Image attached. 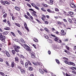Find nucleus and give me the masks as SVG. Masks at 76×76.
I'll use <instances>...</instances> for the list:
<instances>
[{"label": "nucleus", "mask_w": 76, "mask_h": 76, "mask_svg": "<svg viewBox=\"0 0 76 76\" xmlns=\"http://www.w3.org/2000/svg\"><path fill=\"white\" fill-rule=\"evenodd\" d=\"M63 59L64 60H65L64 61V62L66 64H68L69 65H72V66H75V64L74 63H73L72 62H68L67 61L68 60V59L67 58H66L65 57L63 58Z\"/></svg>", "instance_id": "obj_1"}, {"label": "nucleus", "mask_w": 76, "mask_h": 76, "mask_svg": "<svg viewBox=\"0 0 76 76\" xmlns=\"http://www.w3.org/2000/svg\"><path fill=\"white\" fill-rule=\"evenodd\" d=\"M5 39H6V37L5 36L3 35L1 38H0V39L2 41V44H4L5 43Z\"/></svg>", "instance_id": "obj_2"}, {"label": "nucleus", "mask_w": 76, "mask_h": 76, "mask_svg": "<svg viewBox=\"0 0 76 76\" xmlns=\"http://www.w3.org/2000/svg\"><path fill=\"white\" fill-rule=\"evenodd\" d=\"M4 53L6 54L8 57H10V55L9 54V51L7 50H5L4 51Z\"/></svg>", "instance_id": "obj_3"}, {"label": "nucleus", "mask_w": 76, "mask_h": 76, "mask_svg": "<svg viewBox=\"0 0 76 76\" xmlns=\"http://www.w3.org/2000/svg\"><path fill=\"white\" fill-rule=\"evenodd\" d=\"M19 44L22 46V47H23V48H25V49H26L27 48H28L29 46H28V45L26 44H24L23 45L20 42L19 43Z\"/></svg>", "instance_id": "obj_4"}, {"label": "nucleus", "mask_w": 76, "mask_h": 76, "mask_svg": "<svg viewBox=\"0 0 76 76\" xmlns=\"http://www.w3.org/2000/svg\"><path fill=\"white\" fill-rule=\"evenodd\" d=\"M70 4L71 7H72V8H75L76 7V6L73 3L71 2L70 3Z\"/></svg>", "instance_id": "obj_5"}, {"label": "nucleus", "mask_w": 76, "mask_h": 76, "mask_svg": "<svg viewBox=\"0 0 76 76\" xmlns=\"http://www.w3.org/2000/svg\"><path fill=\"white\" fill-rule=\"evenodd\" d=\"M61 32L62 33H61V34L62 36H65V35L66 34V33L64 32V31L63 30H62Z\"/></svg>", "instance_id": "obj_6"}, {"label": "nucleus", "mask_w": 76, "mask_h": 76, "mask_svg": "<svg viewBox=\"0 0 76 76\" xmlns=\"http://www.w3.org/2000/svg\"><path fill=\"white\" fill-rule=\"evenodd\" d=\"M35 13H37V12H35L34 11V12H32V16H35L36 17H37V16H38L37 15V14H36Z\"/></svg>", "instance_id": "obj_7"}, {"label": "nucleus", "mask_w": 76, "mask_h": 76, "mask_svg": "<svg viewBox=\"0 0 76 76\" xmlns=\"http://www.w3.org/2000/svg\"><path fill=\"white\" fill-rule=\"evenodd\" d=\"M4 29V30H7V31H9V30L10 29V27H5Z\"/></svg>", "instance_id": "obj_8"}, {"label": "nucleus", "mask_w": 76, "mask_h": 76, "mask_svg": "<svg viewBox=\"0 0 76 76\" xmlns=\"http://www.w3.org/2000/svg\"><path fill=\"white\" fill-rule=\"evenodd\" d=\"M20 70L22 74H24L25 73V70L23 69H22V68Z\"/></svg>", "instance_id": "obj_9"}, {"label": "nucleus", "mask_w": 76, "mask_h": 76, "mask_svg": "<svg viewBox=\"0 0 76 76\" xmlns=\"http://www.w3.org/2000/svg\"><path fill=\"white\" fill-rule=\"evenodd\" d=\"M20 42H21L22 44H25V42L21 38L20 39Z\"/></svg>", "instance_id": "obj_10"}, {"label": "nucleus", "mask_w": 76, "mask_h": 76, "mask_svg": "<svg viewBox=\"0 0 76 76\" xmlns=\"http://www.w3.org/2000/svg\"><path fill=\"white\" fill-rule=\"evenodd\" d=\"M54 2L53 0H50V2H49V4H50V5H52V4H53V2Z\"/></svg>", "instance_id": "obj_11"}, {"label": "nucleus", "mask_w": 76, "mask_h": 76, "mask_svg": "<svg viewBox=\"0 0 76 76\" xmlns=\"http://www.w3.org/2000/svg\"><path fill=\"white\" fill-rule=\"evenodd\" d=\"M15 61L16 63H18L19 62V58L18 57L15 58Z\"/></svg>", "instance_id": "obj_12"}, {"label": "nucleus", "mask_w": 76, "mask_h": 76, "mask_svg": "<svg viewBox=\"0 0 76 76\" xmlns=\"http://www.w3.org/2000/svg\"><path fill=\"white\" fill-rule=\"evenodd\" d=\"M15 9L17 10V11H20V8L18 7H15Z\"/></svg>", "instance_id": "obj_13"}, {"label": "nucleus", "mask_w": 76, "mask_h": 76, "mask_svg": "<svg viewBox=\"0 0 76 76\" xmlns=\"http://www.w3.org/2000/svg\"><path fill=\"white\" fill-rule=\"evenodd\" d=\"M17 68H18V69L20 70H21V69H22V66H19V65H17Z\"/></svg>", "instance_id": "obj_14"}, {"label": "nucleus", "mask_w": 76, "mask_h": 76, "mask_svg": "<svg viewBox=\"0 0 76 76\" xmlns=\"http://www.w3.org/2000/svg\"><path fill=\"white\" fill-rule=\"evenodd\" d=\"M28 66L29 65L28 64V62H26L25 63V67H26V68H27V67H28Z\"/></svg>", "instance_id": "obj_15"}, {"label": "nucleus", "mask_w": 76, "mask_h": 76, "mask_svg": "<svg viewBox=\"0 0 76 76\" xmlns=\"http://www.w3.org/2000/svg\"><path fill=\"white\" fill-rule=\"evenodd\" d=\"M64 3V2L62 0H59V4H60V5L62 4L63 3Z\"/></svg>", "instance_id": "obj_16"}, {"label": "nucleus", "mask_w": 76, "mask_h": 76, "mask_svg": "<svg viewBox=\"0 0 76 76\" xmlns=\"http://www.w3.org/2000/svg\"><path fill=\"white\" fill-rule=\"evenodd\" d=\"M58 39H59L57 37H55L54 39V40L56 42H58Z\"/></svg>", "instance_id": "obj_17"}, {"label": "nucleus", "mask_w": 76, "mask_h": 76, "mask_svg": "<svg viewBox=\"0 0 76 76\" xmlns=\"http://www.w3.org/2000/svg\"><path fill=\"white\" fill-rule=\"evenodd\" d=\"M8 33H9V32L8 31H4L3 33V35H7L8 34Z\"/></svg>", "instance_id": "obj_18"}, {"label": "nucleus", "mask_w": 76, "mask_h": 76, "mask_svg": "<svg viewBox=\"0 0 76 76\" xmlns=\"http://www.w3.org/2000/svg\"><path fill=\"white\" fill-rule=\"evenodd\" d=\"M26 50L28 51H31V49H30V47H29V46L26 49Z\"/></svg>", "instance_id": "obj_19"}, {"label": "nucleus", "mask_w": 76, "mask_h": 76, "mask_svg": "<svg viewBox=\"0 0 76 76\" xmlns=\"http://www.w3.org/2000/svg\"><path fill=\"white\" fill-rule=\"evenodd\" d=\"M15 25L16 26H18V27H20V24H19V23H15Z\"/></svg>", "instance_id": "obj_20"}, {"label": "nucleus", "mask_w": 76, "mask_h": 76, "mask_svg": "<svg viewBox=\"0 0 76 76\" xmlns=\"http://www.w3.org/2000/svg\"><path fill=\"white\" fill-rule=\"evenodd\" d=\"M0 2H1V4H2L3 5H4V6H5V5H6L5 3H4V1H0Z\"/></svg>", "instance_id": "obj_21"}, {"label": "nucleus", "mask_w": 76, "mask_h": 76, "mask_svg": "<svg viewBox=\"0 0 76 76\" xmlns=\"http://www.w3.org/2000/svg\"><path fill=\"white\" fill-rule=\"evenodd\" d=\"M7 23L10 26H12V25H11V24L10 23V21H9V20L7 21Z\"/></svg>", "instance_id": "obj_22"}, {"label": "nucleus", "mask_w": 76, "mask_h": 76, "mask_svg": "<svg viewBox=\"0 0 76 76\" xmlns=\"http://www.w3.org/2000/svg\"><path fill=\"white\" fill-rule=\"evenodd\" d=\"M39 72H40V73H41L42 74H44V72L41 69H39Z\"/></svg>", "instance_id": "obj_23"}, {"label": "nucleus", "mask_w": 76, "mask_h": 76, "mask_svg": "<svg viewBox=\"0 0 76 76\" xmlns=\"http://www.w3.org/2000/svg\"><path fill=\"white\" fill-rule=\"evenodd\" d=\"M11 66L12 68L14 67L15 66V63H14V62H12L11 64Z\"/></svg>", "instance_id": "obj_24"}, {"label": "nucleus", "mask_w": 76, "mask_h": 76, "mask_svg": "<svg viewBox=\"0 0 76 76\" xmlns=\"http://www.w3.org/2000/svg\"><path fill=\"white\" fill-rule=\"evenodd\" d=\"M41 10H42V11H43V12H47V10L43 8H41Z\"/></svg>", "instance_id": "obj_25"}, {"label": "nucleus", "mask_w": 76, "mask_h": 76, "mask_svg": "<svg viewBox=\"0 0 76 76\" xmlns=\"http://www.w3.org/2000/svg\"><path fill=\"white\" fill-rule=\"evenodd\" d=\"M31 57H32V58H36V57L35 56V54L31 55Z\"/></svg>", "instance_id": "obj_26"}, {"label": "nucleus", "mask_w": 76, "mask_h": 76, "mask_svg": "<svg viewBox=\"0 0 76 76\" xmlns=\"http://www.w3.org/2000/svg\"><path fill=\"white\" fill-rule=\"evenodd\" d=\"M41 64H40V63L37 62L36 63V64H35V66H37L39 65V66Z\"/></svg>", "instance_id": "obj_27"}, {"label": "nucleus", "mask_w": 76, "mask_h": 76, "mask_svg": "<svg viewBox=\"0 0 76 76\" xmlns=\"http://www.w3.org/2000/svg\"><path fill=\"white\" fill-rule=\"evenodd\" d=\"M20 58H25V56L22 55H20Z\"/></svg>", "instance_id": "obj_28"}, {"label": "nucleus", "mask_w": 76, "mask_h": 76, "mask_svg": "<svg viewBox=\"0 0 76 76\" xmlns=\"http://www.w3.org/2000/svg\"><path fill=\"white\" fill-rule=\"evenodd\" d=\"M14 49L15 50V51H16V52H17V53H18V52H19V50H18V49H17V48H14Z\"/></svg>", "instance_id": "obj_29"}, {"label": "nucleus", "mask_w": 76, "mask_h": 76, "mask_svg": "<svg viewBox=\"0 0 76 76\" xmlns=\"http://www.w3.org/2000/svg\"><path fill=\"white\" fill-rule=\"evenodd\" d=\"M33 41H34V42H38V39H34Z\"/></svg>", "instance_id": "obj_30"}, {"label": "nucleus", "mask_w": 76, "mask_h": 76, "mask_svg": "<svg viewBox=\"0 0 76 76\" xmlns=\"http://www.w3.org/2000/svg\"><path fill=\"white\" fill-rule=\"evenodd\" d=\"M42 5L43 6H44L45 7H48V5H47L44 4V3H42Z\"/></svg>", "instance_id": "obj_31"}, {"label": "nucleus", "mask_w": 76, "mask_h": 76, "mask_svg": "<svg viewBox=\"0 0 76 76\" xmlns=\"http://www.w3.org/2000/svg\"><path fill=\"white\" fill-rule=\"evenodd\" d=\"M3 17L4 18V19H5L7 17V13H5L3 16Z\"/></svg>", "instance_id": "obj_32"}, {"label": "nucleus", "mask_w": 76, "mask_h": 76, "mask_svg": "<svg viewBox=\"0 0 76 76\" xmlns=\"http://www.w3.org/2000/svg\"><path fill=\"white\" fill-rule=\"evenodd\" d=\"M29 69L30 71H32V70H33V68L31 66L29 67Z\"/></svg>", "instance_id": "obj_33"}, {"label": "nucleus", "mask_w": 76, "mask_h": 76, "mask_svg": "<svg viewBox=\"0 0 76 76\" xmlns=\"http://www.w3.org/2000/svg\"><path fill=\"white\" fill-rule=\"evenodd\" d=\"M48 42H49L50 43H52L53 41H52V40H50V39H49L48 40Z\"/></svg>", "instance_id": "obj_34"}, {"label": "nucleus", "mask_w": 76, "mask_h": 76, "mask_svg": "<svg viewBox=\"0 0 76 76\" xmlns=\"http://www.w3.org/2000/svg\"><path fill=\"white\" fill-rule=\"evenodd\" d=\"M68 13L70 14V15H73V12L71 11H69L68 12Z\"/></svg>", "instance_id": "obj_35"}, {"label": "nucleus", "mask_w": 76, "mask_h": 76, "mask_svg": "<svg viewBox=\"0 0 76 76\" xmlns=\"http://www.w3.org/2000/svg\"><path fill=\"white\" fill-rule=\"evenodd\" d=\"M20 63L22 65H24V63H23V61H22V60H20Z\"/></svg>", "instance_id": "obj_36"}, {"label": "nucleus", "mask_w": 76, "mask_h": 76, "mask_svg": "<svg viewBox=\"0 0 76 76\" xmlns=\"http://www.w3.org/2000/svg\"><path fill=\"white\" fill-rule=\"evenodd\" d=\"M44 37H45V38H46V39H48L49 38L48 37V36L46 35H44Z\"/></svg>", "instance_id": "obj_37"}, {"label": "nucleus", "mask_w": 76, "mask_h": 76, "mask_svg": "<svg viewBox=\"0 0 76 76\" xmlns=\"http://www.w3.org/2000/svg\"><path fill=\"white\" fill-rule=\"evenodd\" d=\"M31 6H32L34 7H35L36 6V5L35 4H34V3H31Z\"/></svg>", "instance_id": "obj_38"}, {"label": "nucleus", "mask_w": 76, "mask_h": 76, "mask_svg": "<svg viewBox=\"0 0 76 76\" xmlns=\"http://www.w3.org/2000/svg\"><path fill=\"white\" fill-rule=\"evenodd\" d=\"M43 73H45V72L46 73H48V71H47V70L46 69H43Z\"/></svg>", "instance_id": "obj_39"}, {"label": "nucleus", "mask_w": 76, "mask_h": 76, "mask_svg": "<svg viewBox=\"0 0 76 76\" xmlns=\"http://www.w3.org/2000/svg\"><path fill=\"white\" fill-rule=\"evenodd\" d=\"M65 48H66V50H70V48H69V47H68L67 45L66 46Z\"/></svg>", "instance_id": "obj_40"}, {"label": "nucleus", "mask_w": 76, "mask_h": 76, "mask_svg": "<svg viewBox=\"0 0 76 76\" xmlns=\"http://www.w3.org/2000/svg\"><path fill=\"white\" fill-rule=\"evenodd\" d=\"M4 2L5 4H8L9 5V4H10V3L9 2H8V1H4Z\"/></svg>", "instance_id": "obj_41"}, {"label": "nucleus", "mask_w": 76, "mask_h": 76, "mask_svg": "<svg viewBox=\"0 0 76 76\" xmlns=\"http://www.w3.org/2000/svg\"><path fill=\"white\" fill-rule=\"evenodd\" d=\"M17 31H18V33H19V34H20V35H22V33H21V32H20V31L19 30H18Z\"/></svg>", "instance_id": "obj_42"}, {"label": "nucleus", "mask_w": 76, "mask_h": 76, "mask_svg": "<svg viewBox=\"0 0 76 76\" xmlns=\"http://www.w3.org/2000/svg\"><path fill=\"white\" fill-rule=\"evenodd\" d=\"M11 34H12V35L14 37H16V35H15V33H13V32H11Z\"/></svg>", "instance_id": "obj_43"}, {"label": "nucleus", "mask_w": 76, "mask_h": 76, "mask_svg": "<svg viewBox=\"0 0 76 76\" xmlns=\"http://www.w3.org/2000/svg\"><path fill=\"white\" fill-rule=\"evenodd\" d=\"M55 11L56 12H59L60 11L58 8H56L55 9Z\"/></svg>", "instance_id": "obj_44"}, {"label": "nucleus", "mask_w": 76, "mask_h": 76, "mask_svg": "<svg viewBox=\"0 0 76 76\" xmlns=\"http://www.w3.org/2000/svg\"><path fill=\"white\" fill-rule=\"evenodd\" d=\"M68 21L70 23H72V21L70 18H68Z\"/></svg>", "instance_id": "obj_45"}, {"label": "nucleus", "mask_w": 76, "mask_h": 76, "mask_svg": "<svg viewBox=\"0 0 76 76\" xmlns=\"http://www.w3.org/2000/svg\"><path fill=\"white\" fill-rule=\"evenodd\" d=\"M12 53L13 54H14V55H15V51L14 50H12Z\"/></svg>", "instance_id": "obj_46"}, {"label": "nucleus", "mask_w": 76, "mask_h": 76, "mask_svg": "<svg viewBox=\"0 0 76 76\" xmlns=\"http://www.w3.org/2000/svg\"><path fill=\"white\" fill-rule=\"evenodd\" d=\"M14 41H16V42H19V40L17 39H14Z\"/></svg>", "instance_id": "obj_47"}, {"label": "nucleus", "mask_w": 76, "mask_h": 76, "mask_svg": "<svg viewBox=\"0 0 76 76\" xmlns=\"http://www.w3.org/2000/svg\"><path fill=\"white\" fill-rule=\"evenodd\" d=\"M0 75H2V76H4V73L2 72H0Z\"/></svg>", "instance_id": "obj_48"}, {"label": "nucleus", "mask_w": 76, "mask_h": 76, "mask_svg": "<svg viewBox=\"0 0 76 76\" xmlns=\"http://www.w3.org/2000/svg\"><path fill=\"white\" fill-rule=\"evenodd\" d=\"M12 20H15V19H16V18H15L14 16H13L12 17Z\"/></svg>", "instance_id": "obj_49"}, {"label": "nucleus", "mask_w": 76, "mask_h": 76, "mask_svg": "<svg viewBox=\"0 0 76 76\" xmlns=\"http://www.w3.org/2000/svg\"><path fill=\"white\" fill-rule=\"evenodd\" d=\"M24 26L25 28L26 27H27V24H26V22H25L24 23Z\"/></svg>", "instance_id": "obj_50"}, {"label": "nucleus", "mask_w": 76, "mask_h": 76, "mask_svg": "<svg viewBox=\"0 0 76 76\" xmlns=\"http://www.w3.org/2000/svg\"><path fill=\"white\" fill-rule=\"evenodd\" d=\"M24 16L26 18V19H29V17L27 16V15H25Z\"/></svg>", "instance_id": "obj_51"}, {"label": "nucleus", "mask_w": 76, "mask_h": 76, "mask_svg": "<svg viewBox=\"0 0 76 76\" xmlns=\"http://www.w3.org/2000/svg\"><path fill=\"white\" fill-rule=\"evenodd\" d=\"M34 7H35V9H37V10H39V9L38 7H37L36 6V5Z\"/></svg>", "instance_id": "obj_52"}, {"label": "nucleus", "mask_w": 76, "mask_h": 76, "mask_svg": "<svg viewBox=\"0 0 76 76\" xmlns=\"http://www.w3.org/2000/svg\"><path fill=\"white\" fill-rule=\"evenodd\" d=\"M15 47L16 48H18V49H20V47L18 46H15Z\"/></svg>", "instance_id": "obj_53"}, {"label": "nucleus", "mask_w": 76, "mask_h": 76, "mask_svg": "<svg viewBox=\"0 0 76 76\" xmlns=\"http://www.w3.org/2000/svg\"><path fill=\"white\" fill-rule=\"evenodd\" d=\"M30 54H31V55H34V54H35V53L32 52H30Z\"/></svg>", "instance_id": "obj_54"}, {"label": "nucleus", "mask_w": 76, "mask_h": 76, "mask_svg": "<svg viewBox=\"0 0 76 76\" xmlns=\"http://www.w3.org/2000/svg\"><path fill=\"white\" fill-rule=\"evenodd\" d=\"M36 20H37V22H38L39 23H41V22H40V21L39 20H38V19H36Z\"/></svg>", "instance_id": "obj_55"}, {"label": "nucleus", "mask_w": 76, "mask_h": 76, "mask_svg": "<svg viewBox=\"0 0 76 76\" xmlns=\"http://www.w3.org/2000/svg\"><path fill=\"white\" fill-rule=\"evenodd\" d=\"M56 62L58 64H60V62H59V61L58 60V59L56 60Z\"/></svg>", "instance_id": "obj_56"}, {"label": "nucleus", "mask_w": 76, "mask_h": 76, "mask_svg": "<svg viewBox=\"0 0 76 76\" xmlns=\"http://www.w3.org/2000/svg\"><path fill=\"white\" fill-rule=\"evenodd\" d=\"M3 22H4L5 23H6L7 22V20L6 19H5L4 20H3Z\"/></svg>", "instance_id": "obj_57"}, {"label": "nucleus", "mask_w": 76, "mask_h": 76, "mask_svg": "<svg viewBox=\"0 0 76 76\" xmlns=\"http://www.w3.org/2000/svg\"><path fill=\"white\" fill-rule=\"evenodd\" d=\"M28 64H29V65H30V66H32V64H31V63L30 61H28Z\"/></svg>", "instance_id": "obj_58"}, {"label": "nucleus", "mask_w": 76, "mask_h": 76, "mask_svg": "<svg viewBox=\"0 0 76 76\" xmlns=\"http://www.w3.org/2000/svg\"><path fill=\"white\" fill-rule=\"evenodd\" d=\"M44 22L45 23V24H46L47 25L48 24V22L47 21H44Z\"/></svg>", "instance_id": "obj_59"}, {"label": "nucleus", "mask_w": 76, "mask_h": 76, "mask_svg": "<svg viewBox=\"0 0 76 76\" xmlns=\"http://www.w3.org/2000/svg\"><path fill=\"white\" fill-rule=\"evenodd\" d=\"M57 23L58 24H59V25H61L62 23H61V22H60V21H58Z\"/></svg>", "instance_id": "obj_60"}, {"label": "nucleus", "mask_w": 76, "mask_h": 76, "mask_svg": "<svg viewBox=\"0 0 76 76\" xmlns=\"http://www.w3.org/2000/svg\"><path fill=\"white\" fill-rule=\"evenodd\" d=\"M63 20L64 21V22H67V20L66 19H64H64H63Z\"/></svg>", "instance_id": "obj_61"}, {"label": "nucleus", "mask_w": 76, "mask_h": 76, "mask_svg": "<svg viewBox=\"0 0 76 76\" xmlns=\"http://www.w3.org/2000/svg\"><path fill=\"white\" fill-rule=\"evenodd\" d=\"M5 63L7 65V66H9V63H8V62H7V61H6V62Z\"/></svg>", "instance_id": "obj_62"}, {"label": "nucleus", "mask_w": 76, "mask_h": 76, "mask_svg": "<svg viewBox=\"0 0 76 76\" xmlns=\"http://www.w3.org/2000/svg\"><path fill=\"white\" fill-rule=\"evenodd\" d=\"M25 28H26V30H27V31H28V32H29V29L28 28V27H25Z\"/></svg>", "instance_id": "obj_63"}, {"label": "nucleus", "mask_w": 76, "mask_h": 76, "mask_svg": "<svg viewBox=\"0 0 76 76\" xmlns=\"http://www.w3.org/2000/svg\"><path fill=\"white\" fill-rule=\"evenodd\" d=\"M32 45L33 47H34L36 49L37 48L36 47V45H35L34 44H33Z\"/></svg>", "instance_id": "obj_64"}]
</instances>
